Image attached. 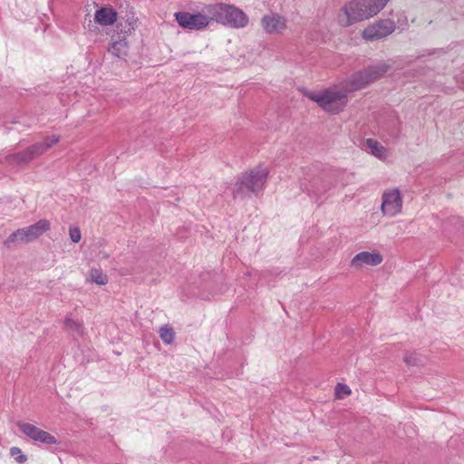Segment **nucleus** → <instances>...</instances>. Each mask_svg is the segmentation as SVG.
<instances>
[{
    "mask_svg": "<svg viewBox=\"0 0 464 464\" xmlns=\"http://www.w3.org/2000/svg\"><path fill=\"white\" fill-rule=\"evenodd\" d=\"M366 146L371 153L380 160H385L388 155V150L374 139H367Z\"/></svg>",
    "mask_w": 464,
    "mask_h": 464,
    "instance_id": "dca6fc26",
    "label": "nucleus"
},
{
    "mask_svg": "<svg viewBox=\"0 0 464 464\" xmlns=\"http://www.w3.org/2000/svg\"><path fill=\"white\" fill-rule=\"evenodd\" d=\"M60 140L59 135H52L45 137L42 141L34 143L27 147L24 150L30 160H34L35 158L45 153L49 149L57 144Z\"/></svg>",
    "mask_w": 464,
    "mask_h": 464,
    "instance_id": "9b49d317",
    "label": "nucleus"
},
{
    "mask_svg": "<svg viewBox=\"0 0 464 464\" xmlns=\"http://www.w3.org/2000/svg\"><path fill=\"white\" fill-rule=\"evenodd\" d=\"M268 170L266 168L258 167L249 172L245 173L239 182L237 184V188L235 193H244L245 191L256 192L263 188Z\"/></svg>",
    "mask_w": 464,
    "mask_h": 464,
    "instance_id": "39448f33",
    "label": "nucleus"
},
{
    "mask_svg": "<svg viewBox=\"0 0 464 464\" xmlns=\"http://www.w3.org/2000/svg\"><path fill=\"white\" fill-rule=\"evenodd\" d=\"M389 0H354L345 5L339 12L337 20L343 26L369 19L377 14Z\"/></svg>",
    "mask_w": 464,
    "mask_h": 464,
    "instance_id": "f03ea898",
    "label": "nucleus"
},
{
    "mask_svg": "<svg viewBox=\"0 0 464 464\" xmlns=\"http://www.w3.org/2000/svg\"><path fill=\"white\" fill-rule=\"evenodd\" d=\"M405 362L407 364H411L410 359L408 357H405Z\"/></svg>",
    "mask_w": 464,
    "mask_h": 464,
    "instance_id": "5701e85b",
    "label": "nucleus"
},
{
    "mask_svg": "<svg viewBox=\"0 0 464 464\" xmlns=\"http://www.w3.org/2000/svg\"><path fill=\"white\" fill-rule=\"evenodd\" d=\"M335 398L338 400H343L347 396L352 394V390L347 384L344 383H337L334 389Z\"/></svg>",
    "mask_w": 464,
    "mask_h": 464,
    "instance_id": "aec40b11",
    "label": "nucleus"
},
{
    "mask_svg": "<svg viewBox=\"0 0 464 464\" xmlns=\"http://www.w3.org/2000/svg\"><path fill=\"white\" fill-rule=\"evenodd\" d=\"M88 281L98 285H105L109 282V277L101 268L92 267L88 273Z\"/></svg>",
    "mask_w": 464,
    "mask_h": 464,
    "instance_id": "f3484780",
    "label": "nucleus"
},
{
    "mask_svg": "<svg viewBox=\"0 0 464 464\" xmlns=\"http://www.w3.org/2000/svg\"><path fill=\"white\" fill-rule=\"evenodd\" d=\"M6 160L8 164L12 166H20L30 163V160L24 150L23 151L16 152L7 156Z\"/></svg>",
    "mask_w": 464,
    "mask_h": 464,
    "instance_id": "a211bd4d",
    "label": "nucleus"
},
{
    "mask_svg": "<svg viewBox=\"0 0 464 464\" xmlns=\"http://www.w3.org/2000/svg\"><path fill=\"white\" fill-rule=\"evenodd\" d=\"M118 19V13L111 6H102L96 10L94 21L102 26L112 25Z\"/></svg>",
    "mask_w": 464,
    "mask_h": 464,
    "instance_id": "ddd939ff",
    "label": "nucleus"
},
{
    "mask_svg": "<svg viewBox=\"0 0 464 464\" xmlns=\"http://www.w3.org/2000/svg\"><path fill=\"white\" fill-rule=\"evenodd\" d=\"M64 328L71 334L82 336L84 334L83 323L80 319L72 318V315H67L63 322Z\"/></svg>",
    "mask_w": 464,
    "mask_h": 464,
    "instance_id": "2eb2a0df",
    "label": "nucleus"
},
{
    "mask_svg": "<svg viewBox=\"0 0 464 464\" xmlns=\"http://www.w3.org/2000/svg\"><path fill=\"white\" fill-rule=\"evenodd\" d=\"M178 24L183 29L191 31H200L207 28L212 21L210 14L205 11L204 14H191L188 12H176L174 14Z\"/></svg>",
    "mask_w": 464,
    "mask_h": 464,
    "instance_id": "423d86ee",
    "label": "nucleus"
},
{
    "mask_svg": "<svg viewBox=\"0 0 464 464\" xmlns=\"http://www.w3.org/2000/svg\"><path fill=\"white\" fill-rule=\"evenodd\" d=\"M382 261V255L378 250L362 251L353 257L351 266L356 269H361L366 266H379Z\"/></svg>",
    "mask_w": 464,
    "mask_h": 464,
    "instance_id": "9d476101",
    "label": "nucleus"
},
{
    "mask_svg": "<svg viewBox=\"0 0 464 464\" xmlns=\"http://www.w3.org/2000/svg\"><path fill=\"white\" fill-rule=\"evenodd\" d=\"M10 455L19 464H24L27 461L26 455L23 453L22 450L19 447H12L10 449Z\"/></svg>",
    "mask_w": 464,
    "mask_h": 464,
    "instance_id": "412c9836",
    "label": "nucleus"
},
{
    "mask_svg": "<svg viewBox=\"0 0 464 464\" xmlns=\"http://www.w3.org/2000/svg\"><path fill=\"white\" fill-rule=\"evenodd\" d=\"M262 26L267 34H280L286 28L285 19L278 14L265 15L261 20Z\"/></svg>",
    "mask_w": 464,
    "mask_h": 464,
    "instance_id": "f8f14e48",
    "label": "nucleus"
},
{
    "mask_svg": "<svg viewBox=\"0 0 464 464\" xmlns=\"http://www.w3.org/2000/svg\"><path fill=\"white\" fill-rule=\"evenodd\" d=\"M70 237L72 242L78 243L80 242L82 238V233L79 227H71L69 229Z\"/></svg>",
    "mask_w": 464,
    "mask_h": 464,
    "instance_id": "4be33fe9",
    "label": "nucleus"
},
{
    "mask_svg": "<svg viewBox=\"0 0 464 464\" xmlns=\"http://www.w3.org/2000/svg\"><path fill=\"white\" fill-rule=\"evenodd\" d=\"M108 51L116 57L123 58L127 56L129 51V44L125 35L118 34L111 37V42Z\"/></svg>",
    "mask_w": 464,
    "mask_h": 464,
    "instance_id": "4468645a",
    "label": "nucleus"
},
{
    "mask_svg": "<svg viewBox=\"0 0 464 464\" xmlns=\"http://www.w3.org/2000/svg\"><path fill=\"white\" fill-rule=\"evenodd\" d=\"M204 10L208 14H210L212 21L233 28H243L248 24L247 15L241 9L232 5L217 3L206 5Z\"/></svg>",
    "mask_w": 464,
    "mask_h": 464,
    "instance_id": "7ed1b4c3",
    "label": "nucleus"
},
{
    "mask_svg": "<svg viewBox=\"0 0 464 464\" xmlns=\"http://www.w3.org/2000/svg\"><path fill=\"white\" fill-rule=\"evenodd\" d=\"M388 71L384 63L354 73L350 79L319 92H307L305 96L330 114H339L348 103V93L365 87L382 77Z\"/></svg>",
    "mask_w": 464,
    "mask_h": 464,
    "instance_id": "f257e3e1",
    "label": "nucleus"
},
{
    "mask_svg": "<svg viewBox=\"0 0 464 464\" xmlns=\"http://www.w3.org/2000/svg\"><path fill=\"white\" fill-rule=\"evenodd\" d=\"M396 25L392 20L382 19L367 26L362 31V38L367 41H373L384 38L395 31Z\"/></svg>",
    "mask_w": 464,
    "mask_h": 464,
    "instance_id": "6e6552de",
    "label": "nucleus"
},
{
    "mask_svg": "<svg viewBox=\"0 0 464 464\" xmlns=\"http://www.w3.org/2000/svg\"><path fill=\"white\" fill-rule=\"evenodd\" d=\"M160 336L163 343L169 344L174 341L175 333L170 326L164 325L160 329Z\"/></svg>",
    "mask_w": 464,
    "mask_h": 464,
    "instance_id": "6ab92c4d",
    "label": "nucleus"
},
{
    "mask_svg": "<svg viewBox=\"0 0 464 464\" xmlns=\"http://www.w3.org/2000/svg\"><path fill=\"white\" fill-rule=\"evenodd\" d=\"M402 204V196L399 188H387L382 195L381 211L383 216L392 218L401 212Z\"/></svg>",
    "mask_w": 464,
    "mask_h": 464,
    "instance_id": "0eeeda50",
    "label": "nucleus"
},
{
    "mask_svg": "<svg viewBox=\"0 0 464 464\" xmlns=\"http://www.w3.org/2000/svg\"><path fill=\"white\" fill-rule=\"evenodd\" d=\"M51 228L50 221L47 219H40L34 225L28 226L26 227L19 228L13 232L4 242L5 246L7 247H11L13 245L16 243H30L41 236H43L45 232L49 231Z\"/></svg>",
    "mask_w": 464,
    "mask_h": 464,
    "instance_id": "20e7f679",
    "label": "nucleus"
},
{
    "mask_svg": "<svg viewBox=\"0 0 464 464\" xmlns=\"http://www.w3.org/2000/svg\"><path fill=\"white\" fill-rule=\"evenodd\" d=\"M17 427L26 437L34 441L42 442L47 445L57 444L56 438L49 432L36 427L34 424L25 421H18Z\"/></svg>",
    "mask_w": 464,
    "mask_h": 464,
    "instance_id": "1a4fd4ad",
    "label": "nucleus"
}]
</instances>
